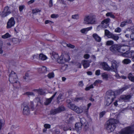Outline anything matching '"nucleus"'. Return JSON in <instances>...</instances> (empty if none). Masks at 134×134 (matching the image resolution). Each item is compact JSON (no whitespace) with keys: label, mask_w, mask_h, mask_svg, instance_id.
<instances>
[{"label":"nucleus","mask_w":134,"mask_h":134,"mask_svg":"<svg viewBox=\"0 0 134 134\" xmlns=\"http://www.w3.org/2000/svg\"><path fill=\"white\" fill-rule=\"evenodd\" d=\"M123 63L126 64H128L131 62V60L129 59H125L122 61Z\"/></svg>","instance_id":"nucleus-37"},{"label":"nucleus","mask_w":134,"mask_h":134,"mask_svg":"<svg viewBox=\"0 0 134 134\" xmlns=\"http://www.w3.org/2000/svg\"><path fill=\"white\" fill-rule=\"evenodd\" d=\"M132 97L131 94L127 95H123L121 96L120 98V100H123L125 101H127L130 99Z\"/></svg>","instance_id":"nucleus-15"},{"label":"nucleus","mask_w":134,"mask_h":134,"mask_svg":"<svg viewBox=\"0 0 134 134\" xmlns=\"http://www.w3.org/2000/svg\"><path fill=\"white\" fill-rule=\"evenodd\" d=\"M39 58L40 59L44 60L46 59L47 58V57L44 54H40L39 55Z\"/></svg>","instance_id":"nucleus-34"},{"label":"nucleus","mask_w":134,"mask_h":134,"mask_svg":"<svg viewBox=\"0 0 134 134\" xmlns=\"http://www.w3.org/2000/svg\"><path fill=\"white\" fill-rule=\"evenodd\" d=\"M102 76L103 79L107 80L108 77V75L105 73H103L102 74Z\"/></svg>","instance_id":"nucleus-42"},{"label":"nucleus","mask_w":134,"mask_h":134,"mask_svg":"<svg viewBox=\"0 0 134 134\" xmlns=\"http://www.w3.org/2000/svg\"><path fill=\"white\" fill-rule=\"evenodd\" d=\"M23 112L24 115H28L29 114L30 110L28 106L26 105L24 107Z\"/></svg>","instance_id":"nucleus-19"},{"label":"nucleus","mask_w":134,"mask_h":134,"mask_svg":"<svg viewBox=\"0 0 134 134\" xmlns=\"http://www.w3.org/2000/svg\"><path fill=\"white\" fill-rule=\"evenodd\" d=\"M126 24L125 21L122 22L121 23L120 26L121 27H123Z\"/></svg>","instance_id":"nucleus-63"},{"label":"nucleus","mask_w":134,"mask_h":134,"mask_svg":"<svg viewBox=\"0 0 134 134\" xmlns=\"http://www.w3.org/2000/svg\"><path fill=\"white\" fill-rule=\"evenodd\" d=\"M119 123L118 120L114 119H110L107 122L106 129L109 133L113 131L116 125Z\"/></svg>","instance_id":"nucleus-1"},{"label":"nucleus","mask_w":134,"mask_h":134,"mask_svg":"<svg viewBox=\"0 0 134 134\" xmlns=\"http://www.w3.org/2000/svg\"><path fill=\"white\" fill-rule=\"evenodd\" d=\"M66 46L70 48H74L75 47V46L74 45H72L70 44H67Z\"/></svg>","instance_id":"nucleus-56"},{"label":"nucleus","mask_w":134,"mask_h":134,"mask_svg":"<svg viewBox=\"0 0 134 134\" xmlns=\"http://www.w3.org/2000/svg\"><path fill=\"white\" fill-rule=\"evenodd\" d=\"M128 77L130 80L134 82V76L132 75L131 73H130L129 74Z\"/></svg>","instance_id":"nucleus-35"},{"label":"nucleus","mask_w":134,"mask_h":134,"mask_svg":"<svg viewBox=\"0 0 134 134\" xmlns=\"http://www.w3.org/2000/svg\"><path fill=\"white\" fill-rule=\"evenodd\" d=\"M47 71V68L45 66H43L42 68H40L39 71L41 73H44Z\"/></svg>","instance_id":"nucleus-28"},{"label":"nucleus","mask_w":134,"mask_h":134,"mask_svg":"<svg viewBox=\"0 0 134 134\" xmlns=\"http://www.w3.org/2000/svg\"><path fill=\"white\" fill-rule=\"evenodd\" d=\"M96 21V16L93 13L86 15L83 19V23L85 24H93Z\"/></svg>","instance_id":"nucleus-2"},{"label":"nucleus","mask_w":134,"mask_h":134,"mask_svg":"<svg viewBox=\"0 0 134 134\" xmlns=\"http://www.w3.org/2000/svg\"><path fill=\"white\" fill-rule=\"evenodd\" d=\"M121 29L118 27L115 29V31L116 32L119 33L121 32Z\"/></svg>","instance_id":"nucleus-51"},{"label":"nucleus","mask_w":134,"mask_h":134,"mask_svg":"<svg viewBox=\"0 0 134 134\" xmlns=\"http://www.w3.org/2000/svg\"><path fill=\"white\" fill-rule=\"evenodd\" d=\"M17 78L15 73L13 71H12L9 76V80L12 83H13L17 81Z\"/></svg>","instance_id":"nucleus-6"},{"label":"nucleus","mask_w":134,"mask_h":134,"mask_svg":"<svg viewBox=\"0 0 134 134\" xmlns=\"http://www.w3.org/2000/svg\"><path fill=\"white\" fill-rule=\"evenodd\" d=\"M58 57L59 56L57 53L55 52H52V58L53 59H54L57 61Z\"/></svg>","instance_id":"nucleus-23"},{"label":"nucleus","mask_w":134,"mask_h":134,"mask_svg":"<svg viewBox=\"0 0 134 134\" xmlns=\"http://www.w3.org/2000/svg\"><path fill=\"white\" fill-rule=\"evenodd\" d=\"M114 41L112 40L107 41L106 42V45L107 46H111L113 44Z\"/></svg>","instance_id":"nucleus-39"},{"label":"nucleus","mask_w":134,"mask_h":134,"mask_svg":"<svg viewBox=\"0 0 134 134\" xmlns=\"http://www.w3.org/2000/svg\"><path fill=\"white\" fill-rule=\"evenodd\" d=\"M80 123H81L82 125L83 124H85L86 122L85 119L83 118H82L80 119Z\"/></svg>","instance_id":"nucleus-46"},{"label":"nucleus","mask_w":134,"mask_h":134,"mask_svg":"<svg viewBox=\"0 0 134 134\" xmlns=\"http://www.w3.org/2000/svg\"><path fill=\"white\" fill-rule=\"evenodd\" d=\"M59 16L57 14H52L51 15V17L52 18H56Z\"/></svg>","instance_id":"nucleus-49"},{"label":"nucleus","mask_w":134,"mask_h":134,"mask_svg":"<svg viewBox=\"0 0 134 134\" xmlns=\"http://www.w3.org/2000/svg\"><path fill=\"white\" fill-rule=\"evenodd\" d=\"M24 94L28 96H35V94L34 93L30 92H26L24 93Z\"/></svg>","instance_id":"nucleus-44"},{"label":"nucleus","mask_w":134,"mask_h":134,"mask_svg":"<svg viewBox=\"0 0 134 134\" xmlns=\"http://www.w3.org/2000/svg\"><path fill=\"white\" fill-rule=\"evenodd\" d=\"M82 125L80 123H77L75 124V130L76 131L79 132H80L81 129Z\"/></svg>","instance_id":"nucleus-18"},{"label":"nucleus","mask_w":134,"mask_h":134,"mask_svg":"<svg viewBox=\"0 0 134 134\" xmlns=\"http://www.w3.org/2000/svg\"><path fill=\"white\" fill-rule=\"evenodd\" d=\"M68 107L70 109H72L77 114H80L83 112H85V110L86 107L84 106H81L78 107L75 105L69 104Z\"/></svg>","instance_id":"nucleus-3"},{"label":"nucleus","mask_w":134,"mask_h":134,"mask_svg":"<svg viewBox=\"0 0 134 134\" xmlns=\"http://www.w3.org/2000/svg\"><path fill=\"white\" fill-rule=\"evenodd\" d=\"M15 24L14 18H11L8 21L7 23V28L9 29L13 26Z\"/></svg>","instance_id":"nucleus-7"},{"label":"nucleus","mask_w":134,"mask_h":134,"mask_svg":"<svg viewBox=\"0 0 134 134\" xmlns=\"http://www.w3.org/2000/svg\"><path fill=\"white\" fill-rule=\"evenodd\" d=\"M104 32L105 35L107 36L108 37L110 38L112 34L107 29L105 30Z\"/></svg>","instance_id":"nucleus-25"},{"label":"nucleus","mask_w":134,"mask_h":134,"mask_svg":"<svg viewBox=\"0 0 134 134\" xmlns=\"http://www.w3.org/2000/svg\"><path fill=\"white\" fill-rule=\"evenodd\" d=\"M25 7L24 5H22L20 6L19 7V10L20 12H21L24 8Z\"/></svg>","instance_id":"nucleus-54"},{"label":"nucleus","mask_w":134,"mask_h":134,"mask_svg":"<svg viewBox=\"0 0 134 134\" xmlns=\"http://www.w3.org/2000/svg\"><path fill=\"white\" fill-rule=\"evenodd\" d=\"M90 57V55L89 54H86L84 55L83 56V57L86 59H88Z\"/></svg>","instance_id":"nucleus-58"},{"label":"nucleus","mask_w":134,"mask_h":134,"mask_svg":"<svg viewBox=\"0 0 134 134\" xmlns=\"http://www.w3.org/2000/svg\"><path fill=\"white\" fill-rule=\"evenodd\" d=\"M79 86L81 87H82L83 86V83L82 81H80L78 83Z\"/></svg>","instance_id":"nucleus-55"},{"label":"nucleus","mask_w":134,"mask_h":134,"mask_svg":"<svg viewBox=\"0 0 134 134\" xmlns=\"http://www.w3.org/2000/svg\"><path fill=\"white\" fill-rule=\"evenodd\" d=\"M92 36L96 41L98 42H100L101 41V38L97 34H93Z\"/></svg>","instance_id":"nucleus-20"},{"label":"nucleus","mask_w":134,"mask_h":134,"mask_svg":"<svg viewBox=\"0 0 134 134\" xmlns=\"http://www.w3.org/2000/svg\"><path fill=\"white\" fill-rule=\"evenodd\" d=\"M121 134H134V127L129 126L122 129L120 132Z\"/></svg>","instance_id":"nucleus-4"},{"label":"nucleus","mask_w":134,"mask_h":134,"mask_svg":"<svg viewBox=\"0 0 134 134\" xmlns=\"http://www.w3.org/2000/svg\"><path fill=\"white\" fill-rule=\"evenodd\" d=\"M41 11L40 10L37 9H35L32 10V13L33 14H36L38 12H40Z\"/></svg>","instance_id":"nucleus-43"},{"label":"nucleus","mask_w":134,"mask_h":134,"mask_svg":"<svg viewBox=\"0 0 134 134\" xmlns=\"http://www.w3.org/2000/svg\"><path fill=\"white\" fill-rule=\"evenodd\" d=\"M44 127L46 129H50L51 128V125L49 124H46L44 125Z\"/></svg>","instance_id":"nucleus-53"},{"label":"nucleus","mask_w":134,"mask_h":134,"mask_svg":"<svg viewBox=\"0 0 134 134\" xmlns=\"http://www.w3.org/2000/svg\"><path fill=\"white\" fill-rule=\"evenodd\" d=\"M100 82V81L99 80H96L93 83V85L94 86H96L97 83H99Z\"/></svg>","instance_id":"nucleus-62"},{"label":"nucleus","mask_w":134,"mask_h":134,"mask_svg":"<svg viewBox=\"0 0 134 134\" xmlns=\"http://www.w3.org/2000/svg\"><path fill=\"white\" fill-rule=\"evenodd\" d=\"M106 98L114 100L115 98L114 92L111 90L108 91L106 92Z\"/></svg>","instance_id":"nucleus-10"},{"label":"nucleus","mask_w":134,"mask_h":134,"mask_svg":"<svg viewBox=\"0 0 134 134\" xmlns=\"http://www.w3.org/2000/svg\"><path fill=\"white\" fill-rule=\"evenodd\" d=\"M92 28V27L91 26L86 28L82 29L80 30V31L82 34H86L88 31L91 30Z\"/></svg>","instance_id":"nucleus-21"},{"label":"nucleus","mask_w":134,"mask_h":134,"mask_svg":"<svg viewBox=\"0 0 134 134\" xmlns=\"http://www.w3.org/2000/svg\"><path fill=\"white\" fill-rule=\"evenodd\" d=\"M54 76V74L53 72H52L49 73L47 75V77L49 79H51L53 78Z\"/></svg>","instance_id":"nucleus-36"},{"label":"nucleus","mask_w":134,"mask_h":134,"mask_svg":"<svg viewBox=\"0 0 134 134\" xmlns=\"http://www.w3.org/2000/svg\"><path fill=\"white\" fill-rule=\"evenodd\" d=\"M63 56L64 58V60L65 62H68L70 60V57L68 55L65 54H63Z\"/></svg>","instance_id":"nucleus-33"},{"label":"nucleus","mask_w":134,"mask_h":134,"mask_svg":"<svg viewBox=\"0 0 134 134\" xmlns=\"http://www.w3.org/2000/svg\"><path fill=\"white\" fill-rule=\"evenodd\" d=\"M10 37V35L8 33H6L5 35L2 36V38L4 39H6Z\"/></svg>","instance_id":"nucleus-38"},{"label":"nucleus","mask_w":134,"mask_h":134,"mask_svg":"<svg viewBox=\"0 0 134 134\" xmlns=\"http://www.w3.org/2000/svg\"><path fill=\"white\" fill-rule=\"evenodd\" d=\"M68 69V66L66 65L63 64L60 70L61 72H63Z\"/></svg>","instance_id":"nucleus-30"},{"label":"nucleus","mask_w":134,"mask_h":134,"mask_svg":"<svg viewBox=\"0 0 134 134\" xmlns=\"http://www.w3.org/2000/svg\"><path fill=\"white\" fill-rule=\"evenodd\" d=\"M62 56L61 55L57 60V61L59 63H62L65 62L64 60L62 59Z\"/></svg>","instance_id":"nucleus-31"},{"label":"nucleus","mask_w":134,"mask_h":134,"mask_svg":"<svg viewBox=\"0 0 134 134\" xmlns=\"http://www.w3.org/2000/svg\"><path fill=\"white\" fill-rule=\"evenodd\" d=\"M113 100L110 99L106 98V101L105 102V105L106 106L109 105Z\"/></svg>","instance_id":"nucleus-24"},{"label":"nucleus","mask_w":134,"mask_h":134,"mask_svg":"<svg viewBox=\"0 0 134 134\" xmlns=\"http://www.w3.org/2000/svg\"><path fill=\"white\" fill-rule=\"evenodd\" d=\"M106 15L107 16H110L111 17L114 18L115 17L114 15H113L111 13H108L106 14Z\"/></svg>","instance_id":"nucleus-45"},{"label":"nucleus","mask_w":134,"mask_h":134,"mask_svg":"<svg viewBox=\"0 0 134 134\" xmlns=\"http://www.w3.org/2000/svg\"><path fill=\"white\" fill-rule=\"evenodd\" d=\"M91 62V60H84L82 61L81 63L82 64L84 68H86L89 66L90 65V63Z\"/></svg>","instance_id":"nucleus-12"},{"label":"nucleus","mask_w":134,"mask_h":134,"mask_svg":"<svg viewBox=\"0 0 134 134\" xmlns=\"http://www.w3.org/2000/svg\"><path fill=\"white\" fill-rule=\"evenodd\" d=\"M4 124V121L3 120H0V130H1L2 126Z\"/></svg>","instance_id":"nucleus-47"},{"label":"nucleus","mask_w":134,"mask_h":134,"mask_svg":"<svg viewBox=\"0 0 134 134\" xmlns=\"http://www.w3.org/2000/svg\"><path fill=\"white\" fill-rule=\"evenodd\" d=\"M130 37L132 40H134V31L131 34Z\"/></svg>","instance_id":"nucleus-64"},{"label":"nucleus","mask_w":134,"mask_h":134,"mask_svg":"<svg viewBox=\"0 0 134 134\" xmlns=\"http://www.w3.org/2000/svg\"><path fill=\"white\" fill-rule=\"evenodd\" d=\"M65 108L63 106H61L57 108L52 110L51 113L53 114H55L65 110Z\"/></svg>","instance_id":"nucleus-8"},{"label":"nucleus","mask_w":134,"mask_h":134,"mask_svg":"<svg viewBox=\"0 0 134 134\" xmlns=\"http://www.w3.org/2000/svg\"><path fill=\"white\" fill-rule=\"evenodd\" d=\"M91 105V103H89L87 104V108H86V107L85 110V112L86 114H88V110Z\"/></svg>","instance_id":"nucleus-40"},{"label":"nucleus","mask_w":134,"mask_h":134,"mask_svg":"<svg viewBox=\"0 0 134 134\" xmlns=\"http://www.w3.org/2000/svg\"><path fill=\"white\" fill-rule=\"evenodd\" d=\"M13 83V86L16 88H18L20 87V83L18 80L15 81V82Z\"/></svg>","instance_id":"nucleus-27"},{"label":"nucleus","mask_w":134,"mask_h":134,"mask_svg":"<svg viewBox=\"0 0 134 134\" xmlns=\"http://www.w3.org/2000/svg\"><path fill=\"white\" fill-rule=\"evenodd\" d=\"M109 21L110 19L109 18L104 20L102 22V26L103 28H107L108 26V23L109 22Z\"/></svg>","instance_id":"nucleus-13"},{"label":"nucleus","mask_w":134,"mask_h":134,"mask_svg":"<svg viewBox=\"0 0 134 134\" xmlns=\"http://www.w3.org/2000/svg\"><path fill=\"white\" fill-rule=\"evenodd\" d=\"M12 41L14 43H16L18 42L19 40L18 38H13L12 39Z\"/></svg>","instance_id":"nucleus-48"},{"label":"nucleus","mask_w":134,"mask_h":134,"mask_svg":"<svg viewBox=\"0 0 134 134\" xmlns=\"http://www.w3.org/2000/svg\"><path fill=\"white\" fill-rule=\"evenodd\" d=\"M11 13L10 10L8 7H6L4 8L2 13L1 15L3 17H4Z\"/></svg>","instance_id":"nucleus-11"},{"label":"nucleus","mask_w":134,"mask_h":134,"mask_svg":"<svg viewBox=\"0 0 134 134\" xmlns=\"http://www.w3.org/2000/svg\"><path fill=\"white\" fill-rule=\"evenodd\" d=\"M111 66L110 67L111 71L116 72L117 69L119 65V63L115 60H113L111 62Z\"/></svg>","instance_id":"nucleus-5"},{"label":"nucleus","mask_w":134,"mask_h":134,"mask_svg":"<svg viewBox=\"0 0 134 134\" xmlns=\"http://www.w3.org/2000/svg\"><path fill=\"white\" fill-rule=\"evenodd\" d=\"M35 100L38 103H41L40 98L39 97H37L35 98Z\"/></svg>","instance_id":"nucleus-57"},{"label":"nucleus","mask_w":134,"mask_h":134,"mask_svg":"<svg viewBox=\"0 0 134 134\" xmlns=\"http://www.w3.org/2000/svg\"><path fill=\"white\" fill-rule=\"evenodd\" d=\"M2 42L0 41V53L2 54L3 52V50L2 49Z\"/></svg>","instance_id":"nucleus-50"},{"label":"nucleus","mask_w":134,"mask_h":134,"mask_svg":"<svg viewBox=\"0 0 134 134\" xmlns=\"http://www.w3.org/2000/svg\"><path fill=\"white\" fill-rule=\"evenodd\" d=\"M127 88L126 87H124L117 90L116 91V92L117 93V94H120L122 92L126 90Z\"/></svg>","instance_id":"nucleus-26"},{"label":"nucleus","mask_w":134,"mask_h":134,"mask_svg":"<svg viewBox=\"0 0 134 134\" xmlns=\"http://www.w3.org/2000/svg\"><path fill=\"white\" fill-rule=\"evenodd\" d=\"M85 126V128L86 129H87L88 127V125L87 122H86L85 124H83Z\"/></svg>","instance_id":"nucleus-59"},{"label":"nucleus","mask_w":134,"mask_h":134,"mask_svg":"<svg viewBox=\"0 0 134 134\" xmlns=\"http://www.w3.org/2000/svg\"><path fill=\"white\" fill-rule=\"evenodd\" d=\"M57 93V92H55L54 94L51 98L46 99V102H45V104L46 105H48L51 102L52 100L55 97Z\"/></svg>","instance_id":"nucleus-22"},{"label":"nucleus","mask_w":134,"mask_h":134,"mask_svg":"<svg viewBox=\"0 0 134 134\" xmlns=\"http://www.w3.org/2000/svg\"><path fill=\"white\" fill-rule=\"evenodd\" d=\"M120 45L114 44L110 47L111 51L114 53L119 52Z\"/></svg>","instance_id":"nucleus-9"},{"label":"nucleus","mask_w":134,"mask_h":134,"mask_svg":"<svg viewBox=\"0 0 134 134\" xmlns=\"http://www.w3.org/2000/svg\"><path fill=\"white\" fill-rule=\"evenodd\" d=\"M105 111H103L100 113V117H102L105 114Z\"/></svg>","instance_id":"nucleus-61"},{"label":"nucleus","mask_w":134,"mask_h":134,"mask_svg":"<svg viewBox=\"0 0 134 134\" xmlns=\"http://www.w3.org/2000/svg\"><path fill=\"white\" fill-rule=\"evenodd\" d=\"M53 5L52 0H50L49 2V7H52Z\"/></svg>","instance_id":"nucleus-60"},{"label":"nucleus","mask_w":134,"mask_h":134,"mask_svg":"<svg viewBox=\"0 0 134 134\" xmlns=\"http://www.w3.org/2000/svg\"><path fill=\"white\" fill-rule=\"evenodd\" d=\"M110 38H111L114 40L117 41L119 38V37L117 35L112 34Z\"/></svg>","instance_id":"nucleus-29"},{"label":"nucleus","mask_w":134,"mask_h":134,"mask_svg":"<svg viewBox=\"0 0 134 134\" xmlns=\"http://www.w3.org/2000/svg\"><path fill=\"white\" fill-rule=\"evenodd\" d=\"M119 52L122 53L126 51H127L129 49V47L127 46H121L120 45Z\"/></svg>","instance_id":"nucleus-17"},{"label":"nucleus","mask_w":134,"mask_h":134,"mask_svg":"<svg viewBox=\"0 0 134 134\" xmlns=\"http://www.w3.org/2000/svg\"><path fill=\"white\" fill-rule=\"evenodd\" d=\"M100 65L102 66L103 69L104 70L107 71L111 70L110 67L105 62L102 63Z\"/></svg>","instance_id":"nucleus-14"},{"label":"nucleus","mask_w":134,"mask_h":134,"mask_svg":"<svg viewBox=\"0 0 134 134\" xmlns=\"http://www.w3.org/2000/svg\"><path fill=\"white\" fill-rule=\"evenodd\" d=\"M53 23H54L52 21H51L50 20H46L45 21V23L46 24H53Z\"/></svg>","instance_id":"nucleus-52"},{"label":"nucleus","mask_w":134,"mask_h":134,"mask_svg":"<svg viewBox=\"0 0 134 134\" xmlns=\"http://www.w3.org/2000/svg\"><path fill=\"white\" fill-rule=\"evenodd\" d=\"M123 56L130 58L134 55V52H128V51L126 53H124L122 54Z\"/></svg>","instance_id":"nucleus-16"},{"label":"nucleus","mask_w":134,"mask_h":134,"mask_svg":"<svg viewBox=\"0 0 134 134\" xmlns=\"http://www.w3.org/2000/svg\"><path fill=\"white\" fill-rule=\"evenodd\" d=\"M79 14H77L72 15L71 16V18L77 20L79 19Z\"/></svg>","instance_id":"nucleus-41"},{"label":"nucleus","mask_w":134,"mask_h":134,"mask_svg":"<svg viewBox=\"0 0 134 134\" xmlns=\"http://www.w3.org/2000/svg\"><path fill=\"white\" fill-rule=\"evenodd\" d=\"M35 91L37 92L39 94L41 95H43L44 94L45 92L42 89H39L38 90H36Z\"/></svg>","instance_id":"nucleus-32"}]
</instances>
